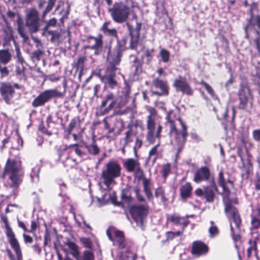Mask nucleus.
I'll use <instances>...</instances> for the list:
<instances>
[{"instance_id": "f257e3e1", "label": "nucleus", "mask_w": 260, "mask_h": 260, "mask_svg": "<svg viewBox=\"0 0 260 260\" xmlns=\"http://www.w3.org/2000/svg\"><path fill=\"white\" fill-rule=\"evenodd\" d=\"M166 124L170 129V143L179 154L183 149L187 136V126L182 121L179 110L175 109L167 112Z\"/></svg>"}, {"instance_id": "f03ea898", "label": "nucleus", "mask_w": 260, "mask_h": 260, "mask_svg": "<svg viewBox=\"0 0 260 260\" xmlns=\"http://www.w3.org/2000/svg\"><path fill=\"white\" fill-rule=\"evenodd\" d=\"M218 184L222 188L223 202L225 213L228 218L231 226V231L234 236L235 231L240 230L241 218L239 212L234 205L238 203L237 199L231 194L229 189L225 186V181L223 178V172L221 170L218 174Z\"/></svg>"}, {"instance_id": "7ed1b4c3", "label": "nucleus", "mask_w": 260, "mask_h": 260, "mask_svg": "<svg viewBox=\"0 0 260 260\" xmlns=\"http://www.w3.org/2000/svg\"><path fill=\"white\" fill-rule=\"evenodd\" d=\"M126 4L119 2L115 3L108 10L113 21L117 23L126 21L131 12L133 13V19L137 20V16L131 8H139L137 3L133 0H126Z\"/></svg>"}, {"instance_id": "20e7f679", "label": "nucleus", "mask_w": 260, "mask_h": 260, "mask_svg": "<svg viewBox=\"0 0 260 260\" xmlns=\"http://www.w3.org/2000/svg\"><path fill=\"white\" fill-rule=\"evenodd\" d=\"M21 161L18 159H8L2 177L13 188L18 187L22 180Z\"/></svg>"}, {"instance_id": "39448f33", "label": "nucleus", "mask_w": 260, "mask_h": 260, "mask_svg": "<svg viewBox=\"0 0 260 260\" xmlns=\"http://www.w3.org/2000/svg\"><path fill=\"white\" fill-rule=\"evenodd\" d=\"M121 168L117 161L111 160L108 161L103 169L101 179L107 188L110 189L111 186L115 185V178L121 175Z\"/></svg>"}, {"instance_id": "423d86ee", "label": "nucleus", "mask_w": 260, "mask_h": 260, "mask_svg": "<svg viewBox=\"0 0 260 260\" xmlns=\"http://www.w3.org/2000/svg\"><path fill=\"white\" fill-rule=\"evenodd\" d=\"M149 113L147 121L146 139L150 144H153L156 138L160 139L162 127L156 118V111L154 109H151Z\"/></svg>"}, {"instance_id": "0eeeda50", "label": "nucleus", "mask_w": 260, "mask_h": 260, "mask_svg": "<svg viewBox=\"0 0 260 260\" xmlns=\"http://www.w3.org/2000/svg\"><path fill=\"white\" fill-rule=\"evenodd\" d=\"M121 51L119 47H117L114 51V58L112 62L108 66L105 75L101 76V80L106 86L108 85L111 88L117 86V82L115 80V71L117 69L115 66L118 64L120 60Z\"/></svg>"}, {"instance_id": "6e6552de", "label": "nucleus", "mask_w": 260, "mask_h": 260, "mask_svg": "<svg viewBox=\"0 0 260 260\" xmlns=\"http://www.w3.org/2000/svg\"><path fill=\"white\" fill-rule=\"evenodd\" d=\"M25 25L31 34L39 30L40 27V14L36 8H30L26 9Z\"/></svg>"}, {"instance_id": "1a4fd4ad", "label": "nucleus", "mask_w": 260, "mask_h": 260, "mask_svg": "<svg viewBox=\"0 0 260 260\" xmlns=\"http://www.w3.org/2000/svg\"><path fill=\"white\" fill-rule=\"evenodd\" d=\"M104 127L108 130L109 134L115 136L119 135L124 128V123L121 118H113L106 117L103 119Z\"/></svg>"}, {"instance_id": "9d476101", "label": "nucleus", "mask_w": 260, "mask_h": 260, "mask_svg": "<svg viewBox=\"0 0 260 260\" xmlns=\"http://www.w3.org/2000/svg\"><path fill=\"white\" fill-rule=\"evenodd\" d=\"M63 94L57 89H48L41 92L32 102V107L36 108L44 105L52 98H62Z\"/></svg>"}, {"instance_id": "9b49d317", "label": "nucleus", "mask_w": 260, "mask_h": 260, "mask_svg": "<svg viewBox=\"0 0 260 260\" xmlns=\"http://www.w3.org/2000/svg\"><path fill=\"white\" fill-rule=\"evenodd\" d=\"M107 235L109 239L113 241V245L123 248L125 246V240L122 232L114 227H110L107 230Z\"/></svg>"}, {"instance_id": "f8f14e48", "label": "nucleus", "mask_w": 260, "mask_h": 260, "mask_svg": "<svg viewBox=\"0 0 260 260\" xmlns=\"http://www.w3.org/2000/svg\"><path fill=\"white\" fill-rule=\"evenodd\" d=\"M123 167L129 172H134L135 176L138 179L143 178L144 172L137 159L128 158L123 163Z\"/></svg>"}, {"instance_id": "ddd939ff", "label": "nucleus", "mask_w": 260, "mask_h": 260, "mask_svg": "<svg viewBox=\"0 0 260 260\" xmlns=\"http://www.w3.org/2000/svg\"><path fill=\"white\" fill-rule=\"evenodd\" d=\"M11 248L13 249L16 254V257L9 249H7V254L10 260H23L22 253L20 248L19 243L15 237V235L7 236Z\"/></svg>"}, {"instance_id": "4468645a", "label": "nucleus", "mask_w": 260, "mask_h": 260, "mask_svg": "<svg viewBox=\"0 0 260 260\" xmlns=\"http://www.w3.org/2000/svg\"><path fill=\"white\" fill-rule=\"evenodd\" d=\"M0 94L7 104H11L15 95L13 85L9 82H0Z\"/></svg>"}, {"instance_id": "2eb2a0df", "label": "nucleus", "mask_w": 260, "mask_h": 260, "mask_svg": "<svg viewBox=\"0 0 260 260\" xmlns=\"http://www.w3.org/2000/svg\"><path fill=\"white\" fill-rule=\"evenodd\" d=\"M130 211L133 218L137 223H142L146 217L148 210L144 205H134L131 207Z\"/></svg>"}, {"instance_id": "dca6fc26", "label": "nucleus", "mask_w": 260, "mask_h": 260, "mask_svg": "<svg viewBox=\"0 0 260 260\" xmlns=\"http://www.w3.org/2000/svg\"><path fill=\"white\" fill-rule=\"evenodd\" d=\"M88 42L89 45L85 46V49H89L94 50V54H99L102 50L103 42V36L99 35L97 37L89 36L88 38Z\"/></svg>"}, {"instance_id": "f3484780", "label": "nucleus", "mask_w": 260, "mask_h": 260, "mask_svg": "<svg viewBox=\"0 0 260 260\" xmlns=\"http://www.w3.org/2000/svg\"><path fill=\"white\" fill-rule=\"evenodd\" d=\"M249 96H252L251 91L247 85H241L238 91L239 108L245 109L248 103Z\"/></svg>"}, {"instance_id": "a211bd4d", "label": "nucleus", "mask_w": 260, "mask_h": 260, "mask_svg": "<svg viewBox=\"0 0 260 260\" xmlns=\"http://www.w3.org/2000/svg\"><path fill=\"white\" fill-rule=\"evenodd\" d=\"M173 85L177 91L188 95L192 94L193 91L184 77H178L174 80Z\"/></svg>"}, {"instance_id": "6ab92c4d", "label": "nucleus", "mask_w": 260, "mask_h": 260, "mask_svg": "<svg viewBox=\"0 0 260 260\" xmlns=\"http://www.w3.org/2000/svg\"><path fill=\"white\" fill-rule=\"evenodd\" d=\"M151 90L153 94L159 95L168 94V93L167 83L157 79L153 81Z\"/></svg>"}, {"instance_id": "aec40b11", "label": "nucleus", "mask_w": 260, "mask_h": 260, "mask_svg": "<svg viewBox=\"0 0 260 260\" xmlns=\"http://www.w3.org/2000/svg\"><path fill=\"white\" fill-rule=\"evenodd\" d=\"M210 176V172L209 168L206 167H202L197 170L194 174L193 180L199 183L202 181L208 180Z\"/></svg>"}, {"instance_id": "412c9836", "label": "nucleus", "mask_w": 260, "mask_h": 260, "mask_svg": "<svg viewBox=\"0 0 260 260\" xmlns=\"http://www.w3.org/2000/svg\"><path fill=\"white\" fill-rule=\"evenodd\" d=\"M106 189H107V188H106ZM111 189V188L110 190ZM95 199L96 200V205L99 207H101L108 203L114 204L116 200V196L114 192H110V189H109V191L104 193L101 198L96 197Z\"/></svg>"}, {"instance_id": "4be33fe9", "label": "nucleus", "mask_w": 260, "mask_h": 260, "mask_svg": "<svg viewBox=\"0 0 260 260\" xmlns=\"http://www.w3.org/2000/svg\"><path fill=\"white\" fill-rule=\"evenodd\" d=\"M126 25L128 26L130 31V48L133 49H136L139 39V31L141 28V24L137 22L136 28L133 30L131 29L129 24L128 23H127Z\"/></svg>"}, {"instance_id": "5701e85b", "label": "nucleus", "mask_w": 260, "mask_h": 260, "mask_svg": "<svg viewBox=\"0 0 260 260\" xmlns=\"http://www.w3.org/2000/svg\"><path fill=\"white\" fill-rule=\"evenodd\" d=\"M208 251V247L201 241H195L192 247V253L197 256L205 254Z\"/></svg>"}, {"instance_id": "b1692460", "label": "nucleus", "mask_w": 260, "mask_h": 260, "mask_svg": "<svg viewBox=\"0 0 260 260\" xmlns=\"http://www.w3.org/2000/svg\"><path fill=\"white\" fill-rule=\"evenodd\" d=\"M116 102V96L111 92L108 93L106 96L105 100L102 101L101 104V107H105L108 102H110V104L108 108L106 109H105V111L103 112V114L107 113L110 110L113 109L114 107L115 106Z\"/></svg>"}, {"instance_id": "393cba45", "label": "nucleus", "mask_w": 260, "mask_h": 260, "mask_svg": "<svg viewBox=\"0 0 260 260\" xmlns=\"http://www.w3.org/2000/svg\"><path fill=\"white\" fill-rule=\"evenodd\" d=\"M167 220L168 221L172 222L174 225H182V231H183L184 228L187 226L189 223V221L187 219L173 214L167 215Z\"/></svg>"}, {"instance_id": "a878e982", "label": "nucleus", "mask_w": 260, "mask_h": 260, "mask_svg": "<svg viewBox=\"0 0 260 260\" xmlns=\"http://www.w3.org/2000/svg\"><path fill=\"white\" fill-rule=\"evenodd\" d=\"M255 26H257L258 28L260 29V16L259 15L252 17L249 21L248 24L245 27V31L246 32V38L247 39H249L248 30Z\"/></svg>"}, {"instance_id": "bb28decb", "label": "nucleus", "mask_w": 260, "mask_h": 260, "mask_svg": "<svg viewBox=\"0 0 260 260\" xmlns=\"http://www.w3.org/2000/svg\"><path fill=\"white\" fill-rule=\"evenodd\" d=\"M134 125L132 123H129L127 125L128 130L125 133V137L123 138L124 141V145H126L128 143L133 141V138L135 136L136 134L133 131Z\"/></svg>"}, {"instance_id": "cd10ccee", "label": "nucleus", "mask_w": 260, "mask_h": 260, "mask_svg": "<svg viewBox=\"0 0 260 260\" xmlns=\"http://www.w3.org/2000/svg\"><path fill=\"white\" fill-rule=\"evenodd\" d=\"M192 190V187L188 182L186 183L180 188V194L182 199L189 197Z\"/></svg>"}, {"instance_id": "c85d7f7f", "label": "nucleus", "mask_w": 260, "mask_h": 260, "mask_svg": "<svg viewBox=\"0 0 260 260\" xmlns=\"http://www.w3.org/2000/svg\"><path fill=\"white\" fill-rule=\"evenodd\" d=\"M213 189L216 190L217 189V188L214 181H212L211 185V187L206 188L204 191L205 197L208 202H211L213 201L214 197V193L213 190Z\"/></svg>"}, {"instance_id": "c756f323", "label": "nucleus", "mask_w": 260, "mask_h": 260, "mask_svg": "<svg viewBox=\"0 0 260 260\" xmlns=\"http://www.w3.org/2000/svg\"><path fill=\"white\" fill-rule=\"evenodd\" d=\"M12 58V54L7 50H0V63L7 64Z\"/></svg>"}, {"instance_id": "7c9ffc66", "label": "nucleus", "mask_w": 260, "mask_h": 260, "mask_svg": "<svg viewBox=\"0 0 260 260\" xmlns=\"http://www.w3.org/2000/svg\"><path fill=\"white\" fill-rule=\"evenodd\" d=\"M85 147L88 153L93 155H96L100 152V148L97 145L95 140L93 139L92 142L90 144H86Z\"/></svg>"}, {"instance_id": "2f4dec72", "label": "nucleus", "mask_w": 260, "mask_h": 260, "mask_svg": "<svg viewBox=\"0 0 260 260\" xmlns=\"http://www.w3.org/2000/svg\"><path fill=\"white\" fill-rule=\"evenodd\" d=\"M249 246L247 249V256L249 258L254 252L255 256H257V249L256 242L255 240H250L248 242Z\"/></svg>"}, {"instance_id": "473e14b6", "label": "nucleus", "mask_w": 260, "mask_h": 260, "mask_svg": "<svg viewBox=\"0 0 260 260\" xmlns=\"http://www.w3.org/2000/svg\"><path fill=\"white\" fill-rule=\"evenodd\" d=\"M67 245L71 251V254L76 259L78 258L79 256L78 246L75 243L71 241L68 242Z\"/></svg>"}, {"instance_id": "72a5a7b5", "label": "nucleus", "mask_w": 260, "mask_h": 260, "mask_svg": "<svg viewBox=\"0 0 260 260\" xmlns=\"http://www.w3.org/2000/svg\"><path fill=\"white\" fill-rule=\"evenodd\" d=\"M155 196L156 198L160 197L161 201L162 202H166L168 201V198L165 194V188L163 187L159 186L155 189Z\"/></svg>"}, {"instance_id": "f704fd0d", "label": "nucleus", "mask_w": 260, "mask_h": 260, "mask_svg": "<svg viewBox=\"0 0 260 260\" xmlns=\"http://www.w3.org/2000/svg\"><path fill=\"white\" fill-rule=\"evenodd\" d=\"M2 219L5 224L6 229V235L7 236L15 235L14 233L13 232L11 228L10 227L7 217L5 215H2L1 216Z\"/></svg>"}, {"instance_id": "c9c22d12", "label": "nucleus", "mask_w": 260, "mask_h": 260, "mask_svg": "<svg viewBox=\"0 0 260 260\" xmlns=\"http://www.w3.org/2000/svg\"><path fill=\"white\" fill-rule=\"evenodd\" d=\"M56 0H49L48 2V4L45 9L42 13V21H44V19L46 17V15L51 11V10L53 9L54 4L55 3Z\"/></svg>"}, {"instance_id": "e433bc0d", "label": "nucleus", "mask_w": 260, "mask_h": 260, "mask_svg": "<svg viewBox=\"0 0 260 260\" xmlns=\"http://www.w3.org/2000/svg\"><path fill=\"white\" fill-rule=\"evenodd\" d=\"M3 35L1 37V39L4 40L5 42H8L12 38V30L10 27L4 28L3 29Z\"/></svg>"}, {"instance_id": "4c0bfd02", "label": "nucleus", "mask_w": 260, "mask_h": 260, "mask_svg": "<svg viewBox=\"0 0 260 260\" xmlns=\"http://www.w3.org/2000/svg\"><path fill=\"white\" fill-rule=\"evenodd\" d=\"M78 260H94V256L93 252L90 250H85L83 252L82 256H79Z\"/></svg>"}, {"instance_id": "58836bf2", "label": "nucleus", "mask_w": 260, "mask_h": 260, "mask_svg": "<svg viewBox=\"0 0 260 260\" xmlns=\"http://www.w3.org/2000/svg\"><path fill=\"white\" fill-rule=\"evenodd\" d=\"M159 145L160 143L159 142L157 145H156L151 149V150L149 152V159L153 157L154 161L156 159L157 156L158 155V147H159Z\"/></svg>"}, {"instance_id": "ea45409f", "label": "nucleus", "mask_w": 260, "mask_h": 260, "mask_svg": "<svg viewBox=\"0 0 260 260\" xmlns=\"http://www.w3.org/2000/svg\"><path fill=\"white\" fill-rule=\"evenodd\" d=\"M255 38L253 40L254 45L258 51V54L260 55V32L257 30H254Z\"/></svg>"}, {"instance_id": "a19ab883", "label": "nucleus", "mask_w": 260, "mask_h": 260, "mask_svg": "<svg viewBox=\"0 0 260 260\" xmlns=\"http://www.w3.org/2000/svg\"><path fill=\"white\" fill-rule=\"evenodd\" d=\"M211 225L209 229V233L210 236L211 238L214 237L218 234L219 231L217 227L214 225V223L213 221H210Z\"/></svg>"}, {"instance_id": "79ce46f5", "label": "nucleus", "mask_w": 260, "mask_h": 260, "mask_svg": "<svg viewBox=\"0 0 260 260\" xmlns=\"http://www.w3.org/2000/svg\"><path fill=\"white\" fill-rule=\"evenodd\" d=\"M161 60L164 62H168L170 58V52L165 49H161L159 52Z\"/></svg>"}, {"instance_id": "37998d69", "label": "nucleus", "mask_w": 260, "mask_h": 260, "mask_svg": "<svg viewBox=\"0 0 260 260\" xmlns=\"http://www.w3.org/2000/svg\"><path fill=\"white\" fill-rule=\"evenodd\" d=\"M51 36L50 40L52 42L55 43L59 41L60 34L57 31L50 30L48 32Z\"/></svg>"}, {"instance_id": "c03bdc74", "label": "nucleus", "mask_w": 260, "mask_h": 260, "mask_svg": "<svg viewBox=\"0 0 260 260\" xmlns=\"http://www.w3.org/2000/svg\"><path fill=\"white\" fill-rule=\"evenodd\" d=\"M204 87L207 90V92L211 95V96L214 99H217V95L215 94L214 91L211 86L208 84L207 83L203 82L201 83Z\"/></svg>"}, {"instance_id": "a18cd8bd", "label": "nucleus", "mask_w": 260, "mask_h": 260, "mask_svg": "<svg viewBox=\"0 0 260 260\" xmlns=\"http://www.w3.org/2000/svg\"><path fill=\"white\" fill-rule=\"evenodd\" d=\"M17 31L19 35H21L23 34L26 33L25 26L23 25L22 20L21 18H19L17 20Z\"/></svg>"}, {"instance_id": "49530a36", "label": "nucleus", "mask_w": 260, "mask_h": 260, "mask_svg": "<svg viewBox=\"0 0 260 260\" xmlns=\"http://www.w3.org/2000/svg\"><path fill=\"white\" fill-rule=\"evenodd\" d=\"M16 74L20 77H22L24 75V67L23 63H19L16 67Z\"/></svg>"}, {"instance_id": "de8ad7c7", "label": "nucleus", "mask_w": 260, "mask_h": 260, "mask_svg": "<svg viewBox=\"0 0 260 260\" xmlns=\"http://www.w3.org/2000/svg\"><path fill=\"white\" fill-rule=\"evenodd\" d=\"M79 122L80 121L78 118H74L72 119L69 125V132L71 133L76 125L79 124Z\"/></svg>"}, {"instance_id": "09e8293b", "label": "nucleus", "mask_w": 260, "mask_h": 260, "mask_svg": "<svg viewBox=\"0 0 260 260\" xmlns=\"http://www.w3.org/2000/svg\"><path fill=\"white\" fill-rule=\"evenodd\" d=\"M171 172V166L169 164H166L162 166V175L164 178H166Z\"/></svg>"}, {"instance_id": "8fccbe9b", "label": "nucleus", "mask_w": 260, "mask_h": 260, "mask_svg": "<svg viewBox=\"0 0 260 260\" xmlns=\"http://www.w3.org/2000/svg\"><path fill=\"white\" fill-rule=\"evenodd\" d=\"M15 140L17 141V145H14L13 147L14 149L17 150H19L22 147L23 145V140L20 137V135L17 133L16 138Z\"/></svg>"}, {"instance_id": "3c124183", "label": "nucleus", "mask_w": 260, "mask_h": 260, "mask_svg": "<svg viewBox=\"0 0 260 260\" xmlns=\"http://www.w3.org/2000/svg\"><path fill=\"white\" fill-rule=\"evenodd\" d=\"M72 146L74 148L75 153L81 158H82L85 156V153L81 150V149L78 147L77 145H72ZM70 147H71V146H70Z\"/></svg>"}, {"instance_id": "603ef678", "label": "nucleus", "mask_w": 260, "mask_h": 260, "mask_svg": "<svg viewBox=\"0 0 260 260\" xmlns=\"http://www.w3.org/2000/svg\"><path fill=\"white\" fill-rule=\"evenodd\" d=\"M15 50L16 52V57L17 61L19 63H23L24 62V59L21 55L20 50L19 47L15 43Z\"/></svg>"}, {"instance_id": "864d4df0", "label": "nucleus", "mask_w": 260, "mask_h": 260, "mask_svg": "<svg viewBox=\"0 0 260 260\" xmlns=\"http://www.w3.org/2000/svg\"><path fill=\"white\" fill-rule=\"evenodd\" d=\"M39 168L38 167L33 169L32 172L30 174V176L33 182H37L39 180Z\"/></svg>"}, {"instance_id": "5fc2aeb1", "label": "nucleus", "mask_w": 260, "mask_h": 260, "mask_svg": "<svg viewBox=\"0 0 260 260\" xmlns=\"http://www.w3.org/2000/svg\"><path fill=\"white\" fill-rule=\"evenodd\" d=\"M46 22V26L44 27V30H46L49 27L51 26H55L57 23V20L54 18H51Z\"/></svg>"}, {"instance_id": "6e6d98bb", "label": "nucleus", "mask_w": 260, "mask_h": 260, "mask_svg": "<svg viewBox=\"0 0 260 260\" xmlns=\"http://www.w3.org/2000/svg\"><path fill=\"white\" fill-rule=\"evenodd\" d=\"M134 190L135 192L136 196L137 197V200L139 202H144L145 199L143 196L140 193V190L138 187H135L134 188Z\"/></svg>"}, {"instance_id": "4d7b16f0", "label": "nucleus", "mask_w": 260, "mask_h": 260, "mask_svg": "<svg viewBox=\"0 0 260 260\" xmlns=\"http://www.w3.org/2000/svg\"><path fill=\"white\" fill-rule=\"evenodd\" d=\"M80 241L85 247L91 248V241L89 238H82L80 239Z\"/></svg>"}, {"instance_id": "13d9d810", "label": "nucleus", "mask_w": 260, "mask_h": 260, "mask_svg": "<svg viewBox=\"0 0 260 260\" xmlns=\"http://www.w3.org/2000/svg\"><path fill=\"white\" fill-rule=\"evenodd\" d=\"M144 191L148 199L151 200L153 196L151 190V186H143Z\"/></svg>"}, {"instance_id": "bf43d9fd", "label": "nucleus", "mask_w": 260, "mask_h": 260, "mask_svg": "<svg viewBox=\"0 0 260 260\" xmlns=\"http://www.w3.org/2000/svg\"><path fill=\"white\" fill-rule=\"evenodd\" d=\"M190 136L191 140L194 142L198 143L202 140V138L196 133L192 132Z\"/></svg>"}, {"instance_id": "052dcab7", "label": "nucleus", "mask_w": 260, "mask_h": 260, "mask_svg": "<svg viewBox=\"0 0 260 260\" xmlns=\"http://www.w3.org/2000/svg\"><path fill=\"white\" fill-rule=\"evenodd\" d=\"M85 60L86 57L83 56L79 57L77 61V66L78 68H82Z\"/></svg>"}, {"instance_id": "680f3d73", "label": "nucleus", "mask_w": 260, "mask_h": 260, "mask_svg": "<svg viewBox=\"0 0 260 260\" xmlns=\"http://www.w3.org/2000/svg\"><path fill=\"white\" fill-rule=\"evenodd\" d=\"M32 40L36 44V46L38 50H41L43 48V45L41 41L37 37H32Z\"/></svg>"}, {"instance_id": "e2e57ef3", "label": "nucleus", "mask_w": 260, "mask_h": 260, "mask_svg": "<svg viewBox=\"0 0 260 260\" xmlns=\"http://www.w3.org/2000/svg\"><path fill=\"white\" fill-rule=\"evenodd\" d=\"M142 145V141L139 138H137L135 146L134 147V150L135 151V152L136 153L137 150L139 149H140Z\"/></svg>"}, {"instance_id": "0e129e2a", "label": "nucleus", "mask_w": 260, "mask_h": 260, "mask_svg": "<svg viewBox=\"0 0 260 260\" xmlns=\"http://www.w3.org/2000/svg\"><path fill=\"white\" fill-rule=\"evenodd\" d=\"M104 34L107 36L115 37L117 35V31L115 28L109 29Z\"/></svg>"}, {"instance_id": "69168bd1", "label": "nucleus", "mask_w": 260, "mask_h": 260, "mask_svg": "<svg viewBox=\"0 0 260 260\" xmlns=\"http://www.w3.org/2000/svg\"><path fill=\"white\" fill-rule=\"evenodd\" d=\"M251 224L254 228L257 229L260 227V220L253 218L251 220Z\"/></svg>"}, {"instance_id": "338daca9", "label": "nucleus", "mask_w": 260, "mask_h": 260, "mask_svg": "<svg viewBox=\"0 0 260 260\" xmlns=\"http://www.w3.org/2000/svg\"><path fill=\"white\" fill-rule=\"evenodd\" d=\"M253 137L256 141L260 140V129H256L253 132Z\"/></svg>"}, {"instance_id": "774afa93", "label": "nucleus", "mask_w": 260, "mask_h": 260, "mask_svg": "<svg viewBox=\"0 0 260 260\" xmlns=\"http://www.w3.org/2000/svg\"><path fill=\"white\" fill-rule=\"evenodd\" d=\"M39 129L43 133L46 134L48 135H51L52 133L47 130V128L44 126L43 124H41L39 125Z\"/></svg>"}]
</instances>
